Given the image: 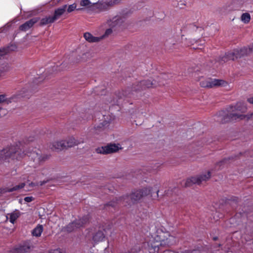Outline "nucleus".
Returning <instances> with one entry per match:
<instances>
[{
  "instance_id": "1",
  "label": "nucleus",
  "mask_w": 253,
  "mask_h": 253,
  "mask_svg": "<svg viewBox=\"0 0 253 253\" xmlns=\"http://www.w3.org/2000/svg\"><path fill=\"white\" fill-rule=\"evenodd\" d=\"M158 85V83L155 80L148 79L140 81H136L132 84L131 87H127L125 90L119 91L116 94L117 103L118 105L122 104L123 102H129V99H136L138 94L142 91L149 88H153Z\"/></svg>"
},
{
  "instance_id": "2",
  "label": "nucleus",
  "mask_w": 253,
  "mask_h": 253,
  "mask_svg": "<svg viewBox=\"0 0 253 253\" xmlns=\"http://www.w3.org/2000/svg\"><path fill=\"white\" fill-rule=\"evenodd\" d=\"M247 108L245 103L239 102L235 106H229L226 110L219 111L215 116V120L221 124H225L237 120H242L246 118L250 119L253 114L245 115L241 113H245Z\"/></svg>"
},
{
  "instance_id": "3",
  "label": "nucleus",
  "mask_w": 253,
  "mask_h": 253,
  "mask_svg": "<svg viewBox=\"0 0 253 253\" xmlns=\"http://www.w3.org/2000/svg\"><path fill=\"white\" fill-rule=\"evenodd\" d=\"M40 152V151L38 152L30 149L22 151L17 144L10 145L0 150V163L2 161L9 159L19 160L26 155L33 160L34 162L38 163Z\"/></svg>"
},
{
  "instance_id": "4",
  "label": "nucleus",
  "mask_w": 253,
  "mask_h": 253,
  "mask_svg": "<svg viewBox=\"0 0 253 253\" xmlns=\"http://www.w3.org/2000/svg\"><path fill=\"white\" fill-rule=\"evenodd\" d=\"M153 189L145 187L141 189L134 190L130 194L123 196L125 206H130L137 204L143 197L149 195L153 196Z\"/></svg>"
},
{
  "instance_id": "5",
  "label": "nucleus",
  "mask_w": 253,
  "mask_h": 253,
  "mask_svg": "<svg viewBox=\"0 0 253 253\" xmlns=\"http://www.w3.org/2000/svg\"><path fill=\"white\" fill-rule=\"evenodd\" d=\"M211 176L210 171H208L206 174H202L197 175L196 176H192L183 181L184 186L188 187L192 186L193 184L199 185L202 181H206L209 180Z\"/></svg>"
},
{
  "instance_id": "6",
  "label": "nucleus",
  "mask_w": 253,
  "mask_h": 253,
  "mask_svg": "<svg viewBox=\"0 0 253 253\" xmlns=\"http://www.w3.org/2000/svg\"><path fill=\"white\" fill-rule=\"evenodd\" d=\"M122 149V147L120 144L110 143L106 146L98 147L95 151L98 154H108L117 152Z\"/></svg>"
},
{
  "instance_id": "7",
  "label": "nucleus",
  "mask_w": 253,
  "mask_h": 253,
  "mask_svg": "<svg viewBox=\"0 0 253 253\" xmlns=\"http://www.w3.org/2000/svg\"><path fill=\"white\" fill-rule=\"evenodd\" d=\"M223 82V80H222L209 78L201 81L200 84L202 87L212 88L214 86H220Z\"/></svg>"
},
{
  "instance_id": "8",
  "label": "nucleus",
  "mask_w": 253,
  "mask_h": 253,
  "mask_svg": "<svg viewBox=\"0 0 253 253\" xmlns=\"http://www.w3.org/2000/svg\"><path fill=\"white\" fill-rule=\"evenodd\" d=\"M32 247L31 242L29 240L24 241L18 247L15 249V251L17 253H29Z\"/></svg>"
},
{
  "instance_id": "9",
  "label": "nucleus",
  "mask_w": 253,
  "mask_h": 253,
  "mask_svg": "<svg viewBox=\"0 0 253 253\" xmlns=\"http://www.w3.org/2000/svg\"><path fill=\"white\" fill-rule=\"evenodd\" d=\"M40 19L39 17H34L29 20L25 22L19 26V30L21 31L26 32L32 28L34 25L37 23Z\"/></svg>"
},
{
  "instance_id": "10",
  "label": "nucleus",
  "mask_w": 253,
  "mask_h": 253,
  "mask_svg": "<svg viewBox=\"0 0 253 253\" xmlns=\"http://www.w3.org/2000/svg\"><path fill=\"white\" fill-rule=\"evenodd\" d=\"M89 216L84 215L80 218L74 220L73 222L74 224V227L77 230L84 227L86 224L89 223Z\"/></svg>"
},
{
  "instance_id": "11",
  "label": "nucleus",
  "mask_w": 253,
  "mask_h": 253,
  "mask_svg": "<svg viewBox=\"0 0 253 253\" xmlns=\"http://www.w3.org/2000/svg\"><path fill=\"white\" fill-rule=\"evenodd\" d=\"M242 155V153H239V155H235L234 156H231L228 158H225L223 159L222 160L217 162L215 166V168L217 169V170H220L222 169L223 166L225 164L229 163L230 161H232L233 160L236 159L237 158H239L240 156Z\"/></svg>"
},
{
  "instance_id": "12",
  "label": "nucleus",
  "mask_w": 253,
  "mask_h": 253,
  "mask_svg": "<svg viewBox=\"0 0 253 253\" xmlns=\"http://www.w3.org/2000/svg\"><path fill=\"white\" fill-rule=\"evenodd\" d=\"M119 204H122L125 206V203L124 202V198L123 196L119 197H116L111 201L105 204L104 205V208L106 209H107V208L109 207L115 208Z\"/></svg>"
},
{
  "instance_id": "13",
  "label": "nucleus",
  "mask_w": 253,
  "mask_h": 253,
  "mask_svg": "<svg viewBox=\"0 0 253 253\" xmlns=\"http://www.w3.org/2000/svg\"><path fill=\"white\" fill-rule=\"evenodd\" d=\"M67 7V4H64L54 9L52 17L55 21L59 19L61 16L66 13Z\"/></svg>"
},
{
  "instance_id": "14",
  "label": "nucleus",
  "mask_w": 253,
  "mask_h": 253,
  "mask_svg": "<svg viewBox=\"0 0 253 253\" xmlns=\"http://www.w3.org/2000/svg\"><path fill=\"white\" fill-rule=\"evenodd\" d=\"M49 147L53 151H61L66 149V142L64 140L55 141L49 145Z\"/></svg>"
},
{
  "instance_id": "15",
  "label": "nucleus",
  "mask_w": 253,
  "mask_h": 253,
  "mask_svg": "<svg viewBox=\"0 0 253 253\" xmlns=\"http://www.w3.org/2000/svg\"><path fill=\"white\" fill-rule=\"evenodd\" d=\"M106 232L105 229L99 230L93 236L92 239L95 243L102 241L105 238L104 232Z\"/></svg>"
},
{
  "instance_id": "16",
  "label": "nucleus",
  "mask_w": 253,
  "mask_h": 253,
  "mask_svg": "<svg viewBox=\"0 0 253 253\" xmlns=\"http://www.w3.org/2000/svg\"><path fill=\"white\" fill-rule=\"evenodd\" d=\"M123 23V19L121 18L120 17H115L108 22V25L111 28L113 29L114 28L119 27L122 25Z\"/></svg>"
},
{
  "instance_id": "17",
  "label": "nucleus",
  "mask_w": 253,
  "mask_h": 253,
  "mask_svg": "<svg viewBox=\"0 0 253 253\" xmlns=\"http://www.w3.org/2000/svg\"><path fill=\"white\" fill-rule=\"evenodd\" d=\"M248 53V49L246 47H243L240 49H234V54L235 55L236 59L240 58Z\"/></svg>"
},
{
  "instance_id": "18",
  "label": "nucleus",
  "mask_w": 253,
  "mask_h": 253,
  "mask_svg": "<svg viewBox=\"0 0 253 253\" xmlns=\"http://www.w3.org/2000/svg\"><path fill=\"white\" fill-rule=\"evenodd\" d=\"M239 202V198L237 197L232 196L229 198H226L225 202L231 205L233 209H235Z\"/></svg>"
},
{
  "instance_id": "19",
  "label": "nucleus",
  "mask_w": 253,
  "mask_h": 253,
  "mask_svg": "<svg viewBox=\"0 0 253 253\" xmlns=\"http://www.w3.org/2000/svg\"><path fill=\"white\" fill-rule=\"evenodd\" d=\"M109 121L104 120L102 122L99 123L98 125H95L94 129L96 131V133L103 130L105 128L108 127L109 125Z\"/></svg>"
},
{
  "instance_id": "20",
  "label": "nucleus",
  "mask_w": 253,
  "mask_h": 253,
  "mask_svg": "<svg viewBox=\"0 0 253 253\" xmlns=\"http://www.w3.org/2000/svg\"><path fill=\"white\" fill-rule=\"evenodd\" d=\"M236 59L235 55L234 54V50L231 52L225 53V55L220 58V60L224 62L229 60H234Z\"/></svg>"
},
{
  "instance_id": "21",
  "label": "nucleus",
  "mask_w": 253,
  "mask_h": 253,
  "mask_svg": "<svg viewBox=\"0 0 253 253\" xmlns=\"http://www.w3.org/2000/svg\"><path fill=\"white\" fill-rule=\"evenodd\" d=\"M55 21L53 19L52 16H46L44 18H42L40 22L39 26H43L48 24H52L54 23Z\"/></svg>"
},
{
  "instance_id": "22",
  "label": "nucleus",
  "mask_w": 253,
  "mask_h": 253,
  "mask_svg": "<svg viewBox=\"0 0 253 253\" xmlns=\"http://www.w3.org/2000/svg\"><path fill=\"white\" fill-rule=\"evenodd\" d=\"M84 39L89 42H96L100 40L99 37H94L88 32L85 33L84 35Z\"/></svg>"
},
{
  "instance_id": "23",
  "label": "nucleus",
  "mask_w": 253,
  "mask_h": 253,
  "mask_svg": "<svg viewBox=\"0 0 253 253\" xmlns=\"http://www.w3.org/2000/svg\"><path fill=\"white\" fill-rule=\"evenodd\" d=\"M177 42L175 38L172 37L171 38H169V39H167L165 43V45L166 47L169 49H171L173 48V46L177 43Z\"/></svg>"
},
{
  "instance_id": "24",
  "label": "nucleus",
  "mask_w": 253,
  "mask_h": 253,
  "mask_svg": "<svg viewBox=\"0 0 253 253\" xmlns=\"http://www.w3.org/2000/svg\"><path fill=\"white\" fill-rule=\"evenodd\" d=\"M43 231V226L42 225L39 224L32 231V234L33 236L40 237Z\"/></svg>"
},
{
  "instance_id": "25",
  "label": "nucleus",
  "mask_w": 253,
  "mask_h": 253,
  "mask_svg": "<svg viewBox=\"0 0 253 253\" xmlns=\"http://www.w3.org/2000/svg\"><path fill=\"white\" fill-rule=\"evenodd\" d=\"M20 212L16 210L14 211L9 214V221L10 222L14 224L15 220L20 216Z\"/></svg>"
},
{
  "instance_id": "26",
  "label": "nucleus",
  "mask_w": 253,
  "mask_h": 253,
  "mask_svg": "<svg viewBox=\"0 0 253 253\" xmlns=\"http://www.w3.org/2000/svg\"><path fill=\"white\" fill-rule=\"evenodd\" d=\"M66 142V149L69 147H72L78 145L79 142L74 138H70L67 140H64Z\"/></svg>"
},
{
  "instance_id": "27",
  "label": "nucleus",
  "mask_w": 253,
  "mask_h": 253,
  "mask_svg": "<svg viewBox=\"0 0 253 253\" xmlns=\"http://www.w3.org/2000/svg\"><path fill=\"white\" fill-rule=\"evenodd\" d=\"M76 229L74 227V224L72 222H70L68 225L62 227V230L64 232H67L68 233H71Z\"/></svg>"
},
{
  "instance_id": "28",
  "label": "nucleus",
  "mask_w": 253,
  "mask_h": 253,
  "mask_svg": "<svg viewBox=\"0 0 253 253\" xmlns=\"http://www.w3.org/2000/svg\"><path fill=\"white\" fill-rule=\"evenodd\" d=\"M50 156L51 155L50 154H42L41 152H40L38 163L39 164L43 163L48 160L50 158Z\"/></svg>"
},
{
  "instance_id": "29",
  "label": "nucleus",
  "mask_w": 253,
  "mask_h": 253,
  "mask_svg": "<svg viewBox=\"0 0 253 253\" xmlns=\"http://www.w3.org/2000/svg\"><path fill=\"white\" fill-rule=\"evenodd\" d=\"M17 46L14 44H12L10 46H8L5 48H3L1 49L2 54H3V56L7 54L9 51H14L16 49Z\"/></svg>"
},
{
  "instance_id": "30",
  "label": "nucleus",
  "mask_w": 253,
  "mask_h": 253,
  "mask_svg": "<svg viewBox=\"0 0 253 253\" xmlns=\"http://www.w3.org/2000/svg\"><path fill=\"white\" fill-rule=\"evenodd\" d=\"M186 28L190 32L196 31L198 29L202 30V27L196 25L195 23L188 24Z\"/></svg>"
},
{
  "instance_id": "31",
  "label": "nucleus",
  "mask_w": 253,
  "mask_h": 253,
  "mask_svg": "<svg viewBox=\"0 0 253 253\" xmlns=\"http://www.w3.org/2000/svg\"><path fill=\"white\" fill-rule=\"evenodd\" d=\"M76 7H77V4L76 3H74L72 4L68 5H67V7L66 9V13H71V12H73L75 9H76ZM83 8H78V9H77V10H83Z\"/></svg>"
},
{
  "instance_id": "32",
  "label": "nucleus",
  "mask_w": 253,
  "mask_h": 253,
  "mask_svg": "<svg viewBox=\"0 0 253 253\" xmlns=\"http://www.w3.org/2000/svg\"><path fill=\"white\" fill-rule=\"evenodd\" d=\"M241 18L245 23H248L251 20V16L249 13H244L242 14Z\"/></svg>"
},
{
  "instance_id": "33",
  "label": "nucleus",
  "mask_w": 253,
  "mask_h": 253,
  "mask_svg": "<svg viewBox=\"0 0 253 253\" xmlns=\"http://www.w3.org/2000/svg\"><path fill=\"white\" fill-rule=\"evenodd\" d=\"M159 248L158 246L149 247L148 251L149 253H158Z\"/></svg>"
},
{
  "instance_id": "34",
  "label": "nucleus",
  "mask_w": 253,
  "mask_h": 253,
  "mask_svg": "<svg viewBox=\"0 0 253 253\" xmlns=\"http://www.w3.org/2000/svg\"><path fill=\"white\" fill-rule=\"evenodd\" d=\"M14 99H15V97H10L8 98H7L5 97L3 105H8L9 103H11L14 100Z\"/></svg>"
},
{
  "instance_id": "35",
  "label": "nucleus",
  "mask_w": 253,
  "mask_h": 253,
  "mask_svg": "<svg viewBox=\"0 0 253 253\" xmlns=\"http://www.w3.org/2000/svg\"><path fill=\"white\" fill-rule=\"evenodd\" d=\"M91 3L89 0H82L80 4L83 6H86L89 5Z\"/></svg>"
},
{
  "instance_id": "36",
  "label": "nucleus",
  "mask_w": 253,
  "mask_h": 253,
  "mask_svg": "<svg viewBox=\"0 0 253 253\" xmlns=\"http://www.w3.org/2000/svg\"><path fill=\"white\" fill-rule=\"evenodd\" d=\"M113 32L112 28H110L109 29H107L103 35V37H107L110 35Z\"/></svg>"
},
{
  "instance_id": "37",
  "label": "nucleus",
  "mask_w": 253,
  "mask_h": 253,
  "mask_svg": "<svg viewBox=\"0 0 253 253\" xmlns=\"http://www.w3.org/2000/svg\"><path fill=\"white\" fill-rule=\"evenodd\" d=\"M34 200V198L32 196L26 197L24 198V201L27 203H30L32 201H33Z\"/></svg>"
},
{
  "instance_id": "38",
  "label": "nucleus",
  "mask_w": 253,
  "mask_h": 253,
  "mask_svg": "<svg viewBox=\"0 0 253 253\" xmlns=\"http://www.w3.org/2000/svg\"><path fill=\"white\" fill-rule=\"evenodd\" d=\"M34 140V137L33 136H29L27 139H26L24 141L25 143H29L30 142L33 141Z\"/></svg>"
},
{
  "instance_id": "39",
  "label": "nucleus",
  "mask_w": 253,
  "mask_h": 253,
  "mask_svg": "<svg viewBox=\"0 0 253 253\" xmlns=\"http://www.w3.org/2000/svg\"><path fill=\"white\" fill-rule=\"evenodd\" d=\"M5 95L4 94L0 95V103H3L4 104L5 100Z\"/></svg>"
},
{
  "instance_id": "40",
  "label": "nucleus",
  "mask_w": 253,
  "mask_h": 253,
  "mask_svg": "<svg viewBox=\"0 0 253 253\" xmlns=\"http://www.w3.org/2000/svg\"><path fill=\"white\" fill-rule=\"evenodd\" d=\"M49 253H62L59 249L52 250L49 251Z\"/></svg>"
},
{
  "instance_id": "41",
  "label": "nucleus",
  "mask_w": 253,
  "mask_h": 253,
  "mask_svg": "<svg viewBox=\"0 0 253 253\" xmlns=\"http://www.w3.org/2000/svg\"><path fill=\"white\" fill-rule=\"evenodd\" d=\"M160 165L159 164H156L155 165H154L153 167V169L154 170V171H156L158 170V168L160 167Z\"/></svg>"
},
{
  "instance_id": "42",
  "label": "nucleus",
  "mask_w": 253,
  "mask_h": 253,
  "mask_svg": "<svg viewBox=\"0 0 253 253\" xmlns=\"http://www.w3.org/2000/svg\"><path fill=\"white\" fill-rule=\"evenodd\" d=\"M247 100L249 103L253 104V97L249 98L247 99Z\"/></svg>"
},
{
  "instance_id": "43",
  "label": "nucleus",
  "mask_w": 253,
  "mask_h": 253,
  "mask_svg": "<svg viewBox=\"0 0 253 253\" xmlns=\"http://www.w3.org/2000/svg\"><path fill=\"white\" fill-rule=\"evenodd\" d=\"M163 253H175L173 251L170 250H166Z\"/></svg>"
},
{
  "instance_id": "44",
  "label": "nucleus",
  "mask_w": 253,
  "mask_h": 253,
  "mask_svg": "<svg viewBox=\"0 0 253 253\" xmlns=\"http://www.w3.org/2000/svg\"><path fill=\"white\" fill-rule=\"evenodd\" d=\"M222 246V245L221 244H216L215 245V248H220Z\"/></svg>"
},
{
  "instance_id": "45",
  "label": "nucleus",
  "mask_w": 253,
  "mask_h": 253,
  "mask_svg": "<svg viewBox=\"0 0 253 253\" xmlns=\"http://www.w3.org/2000/svg\"><path fill=\"white\" fill-rule=\"evenodd\" d=\"M46 183V181H41L40 185L42 186L44 184H45Z\"/></svg>"
},
{
  "instance_id": "46",
  "label": "nucleus",
  "mask_w": 253,
  "mask_h": 253,
  "mask_svg": "<svg viewBox=\"0 0 253 253\" xmlns=\"http://www.w3.org/2000/svg\"><path fill=\"white\" fill-rule=\"evenodd\" d=\"M1 52H2L1 49L0 48V59H1V57L2 56H3V54H2Z\"/></svg>"
},
{
  "instance_id": "47",
  "label": "nucleus",
  "mask_w": 253,
  "mask_h": 253,
  "mask_svg": "<svg viewBox=\"0 0 253 253\" xmlns=\"http://www.w3.org/2000/svg\"><path fill=\"white\" fill-rule=\"evenodd\" d=\"M57 68H58L57 66H56V67L54 66L52 68V71H57L58 70ZM58 70H59V69H58Z\"/></svg>"
},
{
  "instance_id": "48",
  "label": "nucleus",
  "mask_w": 253,
  "mask_h": 253,
  "mask_svg": "<svg viewBox=\"0 0 253 253\" xmlns=\"http://www.w3.org/2000/svg\"><path fill=\"white\" fill-rule=\"evenodd\" d=\"M35 186V183H33V182H31V183H30L29 184V186H30V187H34V186Z\"/></svg>"
},
{
  "instance_id": "49",
  "label": "nucleus",
  "mask_w": 253,
  "mask_h": 253,
  "mask_svg": "<svg viewBox=\"0 0 253 253\" xmlns=\"http://www.w3.org/2000/svg\"><path fill=\"white\" fill-rule=\"evenodd\" d=\"M218 237H217V236H215V237H213L212 238V240H213V241H216V240H218Z\"/></svg>"
},
{
  "instance_id": "50",
  "label": "nucleus",
  "mask_w": 253,
  "mask_h": 253,
  "mask_svg": "<svg viewBox=\"0 0 253 253\" xmlns=\"http://www.w3.org/2000/svg\"><path fill=\"white\" fill-rule=\"evenodd\" d=\"M3 72V70L0 68V76L2 74V73Z\"/></svg>"
},
{
  "instance_id": "51",
  "label": "nucleus",
  "mask_w": 253,
  "mask_h": 253,
  "mask_svg": "<svg viewBox=\"0 0 253 253\" xmlns=\"http://www.w3.org/2000/svg\"><path fill=\"white\" fill-rule=\"evenodd\" d=\"M169 189H168V190L167 191H165V192H166V195H168L170 193H169Z\"/></svg>"
},
{
  "instance_id": "52",
  "label": "nucleus",
  "mask_w": 253,
  "mask_h": 253,
  "mask_svg": "<svg viewBox=\"0 0 253 253\" xmlns=\"http://www.w3.org/2000/svg\"><path fill=\"white\" fill-rule=\"evenodd\" d=\"M159 192V191L158 190L156 189V192L157 197L158 196V192Z\"/></svg>"
},
{
  "instance_id": "53",
  "label": "nucleus",
  "mask_w": 253,
  "mask_h": 253,
  "mask_svg": "<svg viewBox=\"0 0 253 253\" xmlns=\"http://www.w3.org/2000/svg\"><path fill=\"white\" fill-rule=\"evenodd\" d=\"M250 49H251V50H253V44H252V47H250Z\"/></svg>"
},
{
  "instance_id": "54",
  "label": "nucleus",
  "mask_w": 253,
  "mask_h": 253,
  "mask_svg": "<svg viewBox=\"0 0 253 253\" xmlns=\"http://www.w3.org/2000/svg\"><path fill=\"white\" fill-rule=\"evenodd\" d=\"M176 189V187H174L173 188V189Z\"/></svg>"
},
{
  "instance_id": "55",
  "label": "nucleus",
  "mask_w": 253,
  "mask_h": 253,
  "mask_svg": "<svg viewBox=\"0 0 253 253\" xmlns=\"http://www.w3.org/2000/svg\"><path fill=\"white\" fill-rule=\"evenodd\" d=\"M172 190H173V188H172V189L171 190V192L172 191Z\"/></svg>"
},
{
  "instance_id": "56",
  "label": "nucleus",
  "mask_w": 253,
  "mask_h": 253,
  "mask_svg": "<svg viewBox=\"0 0 253 253\" xmlns=\"http://www.w3.org/2000/svg\"><path fill=\"white\" fill-rule=\"evenodd\" d=\"M172 190H173V188H172V189L171 190V192L172 191Z\"/></svg>"
}]
</instances>
